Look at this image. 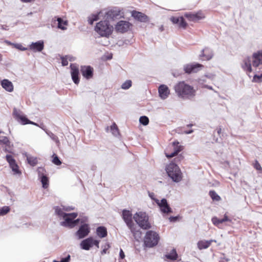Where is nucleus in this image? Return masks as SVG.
I'll use <instances>...</instances> for the list:
<instances>
[{"label":"nucleus","mask_w":262,"mask_h":262,"mask_svg":"<svg viewBox=\"0 0 262 262\" xmlns=\"http://www.w3.org/2000/svg\"><path fill=\"white\" fill-rule=\"evenodd\" d=\"M90 232V229L88 224H85L81 225L76 232V235L79 239L86 236Z\"/></svg>","instance_id":"obj_16"},{"label":"nucleus","mask_w":262,"mask_h":262,"mask_svg":"<svg viewBox=\"0 0 262 262\" xmlns=\"http://www.w3.org/2000/svg\"><path fill=\"white\" fill-rule=\"evenodd\" d=\"M213 54L212 51L208 48H206L202 51V54L201 57L202 59L204 60H209L212 57Z\"/></svg>","instance_id":"obj_30"},{"label":"nucleus","mask_w":262,"mask_h":262,"mask_svg":"<svg viewBox=\"0 0 262 262\" xmlns=\"http://www.w3.org/2000/svg\"><path fill=\"white\" fill-rule=\"evenodd\" d=\"M132 86V81L130 80H126L121 85V88L124 90H127Z\"/></svg>","instance_id":"obj_42"},{"label":"nucleus","mask_w":262,"mask_h":262,"mask_svg":"<svg viewBox=\"0 0 262 262\" xmlns=\"http://www.w3.org/2000/svg\"><path fill=\"white\" fill-rule=\"evenodd\" d=\"M177 220V217H173V216H171L169 217V220L171 221V222H174L176 221V220Z\"/></svg>","instance_id":"obj_54"},{"label":"nucleus","mask_w":262,"mask_h":262,"mask_svg":"<svg viewBox=\"0 0 262 262\" xmlns=\"http://www.w3.org/2000/svg\"><path fill=\"white\" fill-rule=\"evenodd\" d=\"M77 216L78 214L76 212L67 213L66 217L63 218L64 221L61 223V225L64 226H69L71 228L74 227L80 221L79 219L74 220Z\"/></svg>","instance_id":"obj_7"},{"label":"nucleus","mask_w":262,"mask_h":262,"mask_svg":"<svg viewBox=\"0 0 262 262\" xmlns=\"http://www.w3.org/2000/svg\"><path fill=\"white\" fill-rule=\"evenodd\" d=\"M13 115L15 119L23 125L33 124V123L28 119L20 111H18L16 109H14L13 110Z\"/></svg>","instance_id":"obj_11"},{"label":"nucleus","mask_w":262,"mask_h":262,"mask_svg":"<svg viewBox=\"0 0 262 262\" xmlns=\"http://www.w3.org/2000/svg\"><path fill=\"white\" fill-rule=\"evenodd\" d=\"M103 249L101 251L102 254H105L107 253V250L110 248V245L108 243H106L103 247Z\"/></svg>","instance_id":"obj_47"},{"label":"nucleus","mask_w":262,"mask_h":262,"mask_svg":"<svg viewBox=\"0 0 262 262\" xmlns=\"http://www.w3.org/2000/svg\"><path fill=\"white\" fill-rule=\"evenodd\" d=\"M55 213L59 216L62 217L63 219L67 216V213L63 212L62 210L59 207L55 208Z\"/></svg>","instance_id":"obj_38"},{"label":"nucleus","mask_w":262,"mask_h":262,"mask_svg":"<svg viewBox=\"0 0 262 262\" xmlns=\"http://www.w3.org/2000/svg\"><path fill=\"white\" fill-rule=\"evenodd\" d=\"M93 245H95L98 248L99 247V241L94 239L93 237Z\"/></svg>","instance_id":"obj_50"},{"label":"nucleus","mask_w":262,"mask_h":262,"mask_svg":"<svg viewBox=\"0 0 262 262\" xmlns=\"http://www.w3.org/2000/svg\"><path fill=\"white\" fill-rule=\"evenodd\" d=\"M128 228L130 229L135 239L139 241L141 238L142 232L139 230L137 229L135 225L128 227Z\"/></svg>","instance_id":"obj_29"},{"label":"nucleus","mask_w":262,"mask_h":262,"mask_svg":"<svg viewBox=\"0 0 262 262\" xmlns=\"http://www.w3.org/2000/svg\"><path fill=\"white\" fill-rule=\"evenodd\" d=\"M6 159L9 163V165L10 167L12 168V170L16 173H19V171L18 169V166L17 164L16 163L15 160H14L13 157L11 155H7L6 156Z\"/></svg>","instance_id":"obj_21"},{"label":"nucleus","mask_w":262,"mask_h":262,"mask_svg":"<svg viewBox=\"0 0 262 262\" xmlns=\"http://www.w3.org/2000/svg\"><path fill=\"white\" fill-rule=\"evenodd\" d=\"M70 255H68L67 257L62 258L60 261L54 260V262H69Z\"/></svg>","instance_id":"obj_49"},{"label":"nucleus","mask_w":262,"mask_h":262,"mask_svg":"<svg viewBox=\"0 0 262 262\" xmlns=\"http://www.w3.org/2000/svg\"><path fill=\"white\" fill-rule=\"evenodd\" d=\"M41 182L42 185V187L44 188H47L49 186V179L46 176H42L41 177Z\"/></svg>","instance_id":"obj_36"},{"label":"nucleus","mask_w":262,"mask_h":262,"mask_svg":"<svg viewBox=\"0 0 262 262\" xmlns=\"http://www.w3.org/2000/svg\"><path fill=\"white\" fill-rule=\"evenodd\" d=\"M114 28L106 20H101L97 23L95 27V31L100 36L109 37L112 34Z\"/></svg>","instance_id":"obj_3"},{"label":"nucleus","mask_w":262,"mask_h":262,"mask_svg":"<svg viewBox=\"0 0 262 262\" xmlns=\"http://www.w3.org/2000/svg\"><path fill=\"white\" fill-rule=\"evenodd\" d=\"M166 257L167 258L169 259L170 260H176L178 258V254L177 253L176 250H172L169 254L166 255Z\"/></svg>","instance_id":"obj_34"},{"label":"nucleus","mask_w":262,"mask_h":262,"mask_svg":"<svg viewBox=\"0 0 262 262\" xmlns=\"http://www.w3.org/2000/svg\"><path fill=\"white\" fill-rule=\"evenodd\" d=\"M113 13V12H112V11H110V12H108V13H110L109 14H110V15H111V13Z\"/></svg>","instance_id":"obj_59"},{"label":"nucleus","mask_w":262,"mask_h":262,"mask_svg":"<svg viewBox=\"0 0 262 262\" xmlns=\"http://www.w3.org/2000/svg\"><path fill=\"white\" fill-rule=\"evenodd\" d=\"M203 67V65L200 63L188 64L184 67V70L186 73L190 74L198 72Z\"/></svg>","instance_id":"obj_13"},{"label":"nucleus","mask_w":262,"mask_h":262,"mask_svg":"<svg viewBox=\"0 0 262 262\" xmlns=\"http://www.w3.org/2000/svg\"><path fill=\"white\" fill-rule=\"evenodd\" d=\"M184 149V146L181 145L178 141L175 140L168 144L165 149L164 154L168 159L176 157L173 159L174 162L180 163L184 160V157L182 154L179 155V153L183 150Z\"/></svg>","instance_id":"obj_1"},{"label":"nucleus","mask_w":262,"mask_h":262,"mask_svg":"<svg viewBox=\"0 0 262 262\" xmlns=\"http://www.w3.org/2000/svg\"><path fill=\"white\" fill-rule=\"evenodd\" d=\"M156 204L160 208L161 211L164 214H168L172 212L171 208L167 203L166 199H163L161 201L156 200Z\"/></svg>","instance_id":"obj_12"},{"label":"nucleus","mask_w":262,"mask_h":262,"mask_svg":"<svg viewBox=\"0 0 262 262\" xmlns=\"http://www.w3.org/2000/svg\"><path fill=\"white\" fill-rule=\"evenodd\" d=\"M242 67L245 71L248 73L252 72L251 60L249 57H247L244 59Z\"/></svg>","instance_id":"obj_26"},{"label":"nucleus","mask_w":262,"mask_h":262,"mask_svg":"<svg viewBox=\"0 0 262 262\" xmlns=\"http://www.w3.org/2000/svg\"><path fill=\"white\" fill-rule=\"evenodd\" d=\"M132 16L139 21L146 23L149 21L148 17L144 13L134 10L132 12Z\"/></svg>","instance_id":"obj_18"},{"label":"nucleus","mask_w":262,"mask_h":262,"mask_svg":"<svg viewBox=\"0 0 262 262\" xmlns=\"http://www.w3.org/2000/svg\"><path fill=\"white\" fill-rule=\"evenodd\" d=\"M0 144L3 145L4 150L6 152H11L13 148V144L8 138L4 135L3 132H0Z\"/></svg>","instance_id":"obj_9"},{"label":"nucleus","mask_w":262,"mask_h":262,"mask_svg":"<svg viewBox=\"0 0 262 262\" xmlns=\"http://www.w3.org/2000/svg\"><path fill=\"white\" fill-rule=\"evenodd\" d=\"M174 161L168 164L165 168L168 176L175 182H180L183 178V174L179 167Z\"/></svg>","instance_id":"obj_4"},{"label":"nucleus","mask_w":262,"mask_h":262,"mask_svg":"<svg viewBox=\"0 0 262 262\" xmlns=\"http://www.w3.org/2000/svg\"><path fill=\"white\" fill-rule=\"evenodd\" d=\"M216 130L217 131V133L218 135L220 136V135L222 133V128L220 126H219L216 128Z\"/></svg>","instance_id":"obj_53"},{"label":"nucleus","mask_w":262,"mask_h":262,"mask_svg":"<svg viewBox=\"0 0 262 262\" xmlns=\"http://www.w3.org/2000/svg\"><path fill=\"white\" fill-rule=\"evenodd\" d=\"M10 211V208L8 206H4L0 208V215L6 214Z\"/></svg>","instance_id":"obj_41"},{"label":"nucleus","mask_w":262,"mask_h":262,"mask_svg":"<svg viewBox=\"0 0 262 262\" xmlns=\"http://www.w3.org/2000/svg\"><path fill=\"white\" fill-rule=\"evenodd\" d=\"M96 234L101 238L105 237L107 235V229L104 226H99L96 229Z\"/></svg>","instance_id":"obj_31"},{"label":"nucleus","mask_w":262,"mask_h":262,"mask_svg":"<svg viewBox=\"0 0 262 262\" xmlns=\"http://www.w3.org/2000/svg\"><path fill=\"white\" fill-rule=\"evenodd\" d=\"M120 257L121 259H123L125 257V254L124 253V252L123 251L122 249H120V253H119Z\"/></svg>","instance_id":"obj_52"},{"label":"nucleus","mask_w":262,"mask_h":262,"mask_svg":"<svg viewBox=\"0 0 262 262\" xmlns=\"http://www.w3.org/2000/svg\"><path fill=\"white\" fill-rule=\"evenodd\" d=\"M209 194L213 201H219L221 200V197L216 193L214 190H210Z\"/></svg>","instance_id":"obj_35"},{"label":"nucleus","mask_w":262,"mask_h":262,"mask_svg":"<svg viewBox=\"0 0 262 262\" xmlns=\"http://www.w3.org/2000/svg\"><path fill=\"white\" fill-rule=\"evenodd\" d=\"M135 222L143 229L148 230L151 228V225L149 221V216L144 212H139L135 213L133 216Z\"/></svg>","instance_id":"obj_5"},{"label":"nucleus","mask_w":262,"mask_h":262,"mask_svg":"<svg viewBox=\"0 0 262 262\" xmlns=\"http://www.w3.org/2000/svg\"><path fill=\"white\" fill-rule=\"evenodd\" d=\"M175 92L179 97L189 99L195 96V91L193 87L185 81L178 82L174 87Z\"/></svg>","instance_id":"obj_2"},{"label":"nucleus","mask_w":262,"mask_h":262,"mask_svg":"<svg viewBox=\"0 0 262 262\" xmlns=\"http://www.w3.org/2000/svg\"><path fill=\"white\" fill-rule=\"evenodd\" d=\"M58 21V28L61 30H66L67 29L66 26L68 25V21L67 20H63L62 18L58 17L57 19Z\"/></svg>","instance_id":"obj_32"},{"label":"nucleus","mask_w":262,"mask_h":262,"mask_svg":"<svg viewBox=\"0 0 262 262\" xmlns=\"http://www.w3.org/2000/svg\"><path fill=\"white\" fill-rule=\"evenodd\" d=\"M74 59H74V58L73 57L69 56L68 61H72L74 60Z\"/></svg>","instance_id":"obj_55"},{"label":"nucleus","mask_w":262,"mask_h":262,"mask_svg":"<svg viewBox=\"0 0 262 262\" xmlns=\"http://www.w3.org/2000/svg\"><path fill=\"white\" fill-rule=\"evenodd\" d=\"M211 221H212L213 224L214 226H217L218 227H219L220 224H222L224 222H232V220L228 217V216L227 215V213H226L224 214V217L222 219H219L217 217L214 216L212 218Z\"/></svg>","instance_id":"obj_22"},{"label":"nucleus","mask_w":262,"mask_h":262,"mask_svg":"<svg viewBox=\"0 0 262 262\" xmlns=\"http://www.w3.org/2000/svg\"><path fill=\"white\" fill-rule=\"evenodd\" d=\"M108 127H107L106 128V131L107 132V131H108Z\"/></svg>","instance_id":"obj_60"},{"label":"nucleus","mask_w":262,"mask_h":262,"mask_svg":"<svg viewBox=\"0 0 262 262\" xmlns=\"http://www.w3.org/2000/svg\"><path fill=\"white\" fill-rule=\"evenodd\" d=\"M132 24L127 21L120 20L115 25V29L118 33H123L128 31Z\"/></svg>","instance_id":"obj_8"},{"label":"nucleus","mask_w":262,"mask_h":262,"mask_svg":"<svg viewBox=\"0 0 262 262\" xmlns=\"http://www.w3.org/2000/svg\"><path fill=\"white\" fill-rule=\"evenodd\" d=\"M160 236L157 232L152 230L146 232L144 238V244L146 247L152 248L158 245Z\"/></svg>","instance_id":"obj_6"},{"label":"nucleus","mask_w":262,"mask_h":262,"mask_svg":"<svg viewBox=\"0 0 262 262\" xmlns=\"http://www.w3.org/2000/svg\"><path fill=\"white\" fill-rule=\"evenodd\" d=\"M70 68L71 70V74L72 80L76 84H78L79 83V72L78 67L76 64H71Z\"/></svg>","instance_id":"obj_15"},{"label":"nucleus","mask_w":262,"mask_h":262,"mask_svg":"<svg viewBox=\"0 0 262 262\" xmlns=\"http://www.w3.org/2000/svg\"><path fill=\"white\" fill-rule=\"evenodd\" d=\"M52 162L54 164L58 165V166L60 165L61 164V162L60 161L59 158L56 154H54L53 155Z\"/></svg>","instance_id":"obj_43"},{"label":"nucleus","mask_w":262,"mask_h":262,"mask_svg":"<svg viewBox=\"0 0 262 262\" xmlns=\"http://www.w3.org/2000/svg\"><path fill=\"white\" fill-rule=\"evenodd\" d=\"M38 175L40 177H41L42 176H45L44 174L45 172H46L45 169L42 167H39L37 169Z\"/></svg>","instance_id":"obj_48"},{"label":"nucleus","mask_w":262,"mask_h":262,"mask_svg":"<svg viewBox=\"0 0 262 262\" xmlns=\"http://www.w3.org/2000/svg\"><path fill=\"white\" fill-rule=\"evenodd\" d=\"M27 161L28 163L33 166L36 165L37 163V159L36 158L31 157H27Z\"/></svg>","instance_id":"obj_39"},{"label":"nucleus","mask_w":262,"mask_h":262,"mask_svg":"<svg viewBox=\"0 0 262 262\" xmlns=\"http://www.w3.org/2000/svg\"><path fill=\"white\" fill-rule=\"evenodd\" d=\"M252 65L257 67L262 64V50L258 51L252 54Z\"/></svg>","instance_id":"obj_17"},{"label":"nucleus","mask_w":262,"mask_h":262,"mask_svg":"<svg viewBox=\"0 0 262 262\" xmlns=\"http://www.w3.org/2000/svg\"><path fill=\"white\" fill-rule=\"evenodd\" d=\"M81 248L85 250H89L93 247V237L83 240L80 243Z\"/></svg>","instance_id":"obj_24"},{"label":"nucleus","mask_w":262,"mask_h":262,"mask_svg":"<svg viewBox=\"0 0 262 262\" xmlns=\"http://www.w3.org/2000/svg\"><path fill=\"white\" fill-rule=\"evenodd\" d=\"M18 47L17 48H19V49H20V50H26V48H21V47H20V48H19V46H21V45H18Z\"/></svg>","instance_id":"obj_57"},{"label":"nucleus","mask_w":262,"mask_h":262,"mask_svg":"<svg viewBox=\"0 0 262 262\" xmlns=\"http://www.w3.org/2000/svg\"><path fill=\"white\" fill-rule=\"evenodd\" d=\"M184 16L187 18L189 21L193 22H196L205 18V15L202 11H199L196 12L185 13Z\"/></svg>","instance_id":"obj_10"},{"label":"nucleus","mask_w":262,"mask_h":262,"mask_svg":"<svg viewBox=\"0 0 262 262\" xmlns=\"http://www.w3.org/2000/svg\"><path fill=\"white\" fill-rule=\"evenodd\" d=\"M193 132V130H190L189 131H185L184 133L185 134H190V133H192Z\"/></svg>","instance_id":"obj_56"},{"label":"nucleus","mask_w":262,"mask_h":262,"mask_svg":"<svg viewBox=\"0 0 262 262\" xmlns=\"http://www.w3.org/2000/svg\"><path fill=\"white\" fill-rule=\"evenodd\" d=\"M122 218L128 227L135 225L133 222L132 214L130 211L124 210L122 212Z\"/></svg>","instance_id":"obj_19"},{"label":"nucleus","mask_w":262,"mask_h":262,"mask_svg":"<svg viewBox=\"0 0 262 262\" xmlns=\"http://www.w3.org/2000/svg\"><path fill=\"white\" fill-rule=\"evenodd\" d=\"M159 96L162 99H166L170 94V91L167 86L164 84L161 85L158 89Z\"/></svg>","instance_id":"obj_23"},{"label":"nucleus","mask_w":262,"mask_h":262,"mask_svg":"<svg viewBox=\"0 0 262 262\" xmlns=\"http://www.w3.org/2000/svg\"><path fill=\"white\" fill-rule=\"evenodd\" d=\"M253 82L260 83L262 82V73L260 75H255L253 76Z\"/></svg>","instance_id":"obj_44"},{"label":"nucleus","mask_w":262,"mask_h":262,"mask_svg":"<svg viewBox=\"0 0 262 262\" xmlns=\"http://www.w3.org/2000/svg\"><path fill=\"white\" fill-rule=\"evenodd\" d=\"M171 21L176 24H178L180 28L186 29L187 26V23L183 17H172L170 18Z\"/></svg>","instance_id":"obj_20"},{"label":"nucleus","mask_w":262,"mask_h":262,"mask_svg":"<svg viewBox=\"0 0 262 262\" xmlns=\"http://www.w3.org/2000/svg\"><path fill=\"white\" fill-rule=\"evenodd\" d=\"M216 240L211 239L209 241H200L198 243V247L200 250L208 248L212 242L216 243Z\"/></svg>","instance_id":"obj_28"},{"label":"nucleus","mask_w":262,"mask_h":262,"mask_svg":"<svg viewBox=\"0 0 262 262\" xmlns=\"http://www.w3.org/2000/svg\"><path fill=\"white\" fill-rule=\"evenodd\" d=\"M100 13L97 14H92L88 17V22L90 25H92L95 21L99 19V15Z\"/></svg>","instance_id":"obj_33"},{"label":"nucleus","mask_w":262,"mask_h":262,"mask_svg":"<svg viewBox=\"0 0 262 262\" xmlns=\"http://www.w3.org/2000/svg\"><path fill=\"white\" fill-rule=\"evenodd\" d=\"M43 42L42 41H38L36 42H33L30 45V49L34 52H40L43 49Z\"/></svg>","instance_id":"obj_25"},{"label":"nucleus","mask_w":262,"mask_h":262,"mask_svg":"<svg viewBox=\"0 0 262 262\" xmlns=\"http://www.w3.org/2000/svg\"><path fill=\"white\" fill-rule=\"evenodd\" d=\"M1 85L3 89L9 92H12L13 91V85L12 83L8 79L2 80Z\"/></svg>","instance_id":"obj_27"},{"label":"nucleus","mask_w":262,"mask_h":262,"mask_svg":"<svg viewBox=\"0 0 262 262\" xmlns=\"http://www.w3.org/2000/svg\"><path fill=\"white\" fill-rule=\"evenodd\" d=\"M139 121L143 125H147L149 123V119L145 116H141L139 119Z\"/></svg>","instance_id":"obj_40"},{"label":"nucleus","mask_w":262,"mask_h":262,"mask_svg":"<svg viewBox=\"0 0 262 262\" xmlns=\"http://www.w3.org/2000/svg\"><path fill=\"white\" fill-rule=\"evenodd\" d=\"M205 87L208 88V89H209L212 90V87H211V86H209L206 85V86H205Z\"/></svg>","instance_id":"obj_58"},{"label":"nucleus","mask_w":262,"mask_h":262,"mask_svg":"<svg viewBox=\"0 0 262 262\" xmlns=\"http://www.w3.org/2000/svg\"><path fill=\"white\" fill-rule=\"evenodd\" d=\"M80 72L83 77L87 79H91L93 77L94 69L90 66H81Z\"/></svg>","instance_id":"obj_14"},{"label":"nucleus","mask_w":262,"mask_h":262,"mask_svg":"<svg viewBox=\"0 0 262 262\" xmlns=\"http://www.w3.org/2000/svg\"><path fill=\"white\" fill-rule=\"evenodd\" d=\"M69 55H66L61 57V63L63 66H66L68 64Z\"/></svg>","instance_id":"obj_45"},{"label":"nucleus","mask_w":262,"mask_h":262,"mask_svg":"<svg viewBox=\"0 0 262 262\" xmlns=\"http://www.w3.org/2000/svg\"><path fill=\"white\" fill-rule=\"evenodd\" d=\"M149 196H150V198L153 200L155 202H156V200H158L155 197V194L153 192H151V193H149Z\"/></svg>","instance_id":"obj_51"},{"label":"nucleus","mask_w":262,"mask_h":262,"mask_svg":"<svg viewBox=\"0 0 262 262\" xmlns=\"http://www.w3.org/2000/svg\"><path fill=\"white\" fill-rule=\"evenodd\" d=\"M110 128L112 134L114 136H116L119 134V129L115 123H113V124L111 126Z\"/></svg>","instance_id":"obj_37"},{"label":"nucleus","mask_w":262,"mask_h":262,"mask_svg":"<svg viewBox=\"0 0 262 262\" xmlns=\"http://www.w3.org/2000/svg\"><path fill=\"white\" fill-rule=\"evenodd\" d=\"M254 168L257 170L260 171L262 172V168L259 162L257 160H255L254 163L253 164Z\"/></svg>","instance_id":"obj_46"}]
</instances>
